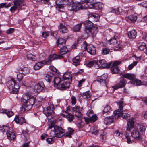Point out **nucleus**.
<instances>
[{"mask_svg":"<svg viewBox=\"0 0 147 147\" xmlns=\"http://www.w3.org/2000/svg\"><path fill=\"white\" fill-rule=\"evenodd\" d=\"M35 100L34 96L29 93H27L23 94L21 98V101L25 109L28 110L32 108Z\"/></svg>","mask_w":147,"mask_h":147,"instance_id":"1","label":"nucleus"},{"mask_svg":"<svg viewBox=\"0 0 147 147\" xmlns=\"http://www.w3.org/2000/svg\"><path fill=\"white\" fill-rule=\"evenodd\" d=\"M54 128V131H51L50 133V136L54 137H56L60 138L62 137L64 135V131L62 128L58 126L55 125L54 121L51 122L49 125L48 129Z\"/></svg>","mask_w":147,"mask_h":147,"instance_id":"2","label":"nucleus"},{"mask_svg":"<svg viewBox=\"0 0 147 147\" xmlns=\"http://www.w3.org/2000/svg\"><path fill=\"white\" fill-rule=\"evenodd\" d=\"M117 104L119 106L118 110H115L114 112L113 118L115 119H117L119 117L121 116L122 118L126 120L130 119V115L129 114L123 113V111L121 110L123 107V102L122 101H119Z\"/></svg>","mask_w":147,"mask_h":147,"instance_id":"3","label":"nucleus"},{"mask_svg":"<svg viewBox=\"0 0 147 147\" xmlns=\"http://www.w3.org/2000/svg\"><path fill=\"white\" fill-rule=\"evenodd\" d=\"M56 9L59 11H62L64 6H70L73 3V0H57L55 2Z\"/></svg>","mask_w":147,"mask_h":147,"instance_id":"4","label":"nucleus"},{"mask_svg":"<svg viewBox=\"0 0 147 147\" xmlns=\"http://www.w3.org/2000/svg\"><path fill=\"white\" fill-rule=\"evenodd\" d=\"M7 86L10 90H12L14 93H17L18 89L20 88V86L16 82L15 79L11 78L7 83Z\"/></svg>","mask_w":147,"mask_h":147,"instance_id":"5","label":"nucleus"},{"mask_svg":"<svg viewBox=\"0 0 147 147\" xmlns=\"http://www.w3.org/2000/svg\"><path fill=\"white\" fill-rule=\"evenodd\" d=\"M81 48L83 51L87 50V52L91 55H94L96 53V48L92 45H87L84 42Z\"/></svg>","mask_w":147,"mask_h":147,"instance_id":"6","label":"nucleus"},{"mask_svg":"<svg viewBox=\"0 0 147 147\" xmlns=\"http://www.w3.org/2000/svg\"><path fill=\"white\" fill-rule=\"evenodd\" d=\"M105 62V60L104 59L98 60H94L89 62L88 64V66L91 67L92 66L94 65V66L97 68L101 67L102 65Z\"/></svg>","mask_w":147,"mask_h":147,"instance_id":"7","label":"nucleus"},{"mask_svg":"<svg viewBox=\"0 0 147 147\" xmlns=\"http://www.w3.org/2000/svg\"><path fill=\"white\" fill-rule=\"evenodd\" d=\"M98 31V28L97 27L92 26L90 29H85V31L89 36H94L96 35Z\"/></svg>","mask_w":147,"mask_h":147,"instance_id":"8","label":"nucleus"},{"mask_svg":"<svg viewBox=\"0 0 147 147\" xmlns=\"http://www.w3.org/2000/svg\"><path fill=\"white\" fill-rule=\"evenodd\" d=\"M121 62L119 61H116L112 64L111 68V70L113 73L116 74L119 73L120 72V70L117 65L120 64Z\"/></svg>","mask_w":147,"mask_h":147,"instance_id":"9","label":"nucleus"},{"mask_svg":"<svg viewBox=\"0 0 147 147\" xmlns=\"http://www.w3.org/2000/svg\"><path fill=\"white\" fill-rule=\"evenodd\" d=\"M127 81L124 78L121 79L119 83L116 85L112 86L114 91L118 88L124 87L127 83Z\"/></svg>","mask_w":147,"mask_h":147,"instance_id":"10","label":"nucleus"},{"mask_svg":"<svg viewBox=\"0 0 147 147\" xmlns=\"http://www.w3.org/2000/svg\"><path fill=\"white\" fill-rule=\"evenodd\" d=\"M71 83L67 82V81H64L62 83L58 85V88L60 90H64L70 87Z\"/></svg>","mask_w":147,"mask_h":147,"instance_id":"11","label":"nucleus"},{"mask_svg":"<svg viewBox=\"0 0 147 147\" xmlns=\"http://www.w3.org/2000/svg\"><path fill=\"white\" fill-rule=\"evenodd\" d=\"M83 4H82L80 3H74L72 4L71 9L70 10L76 12L78 11L82 8Z\"/></svg>","mask_w":147,"mask_h":147,"instance_id":"12","label":"nucleus"},{"mask_svg":"<svg viewBox=\"0 0 147 147\" xmlns=\"http://www.w3.org/2000/svg\"><path fill=\"white\" fill-rule=\"evenodd\" d=\"M141 134L135 129L131 133V135L132 137L134 139H137L139 140H142V137Z\"/></svg>","mask_w":147,"mask_h":147,"instance_id":"13","label":"nucleus"},{"mask_svg":"<svg viewBox=\"0 0 147 147\" xmlns=\"http://www.w3.org/2000/svg\"><path fill=\"white\" fill-rule=\"evenodd\" d=\"M45 86L43 83L42 82H39L35 84L34 86V89L37 92H41Z\"/></svg>","mask_w":147,"mask_h":147,"instance_id":"14","label":"nucleus"},{"mask_svg":"<svg viewBox=\"0 0 147 147\" xmlns=\"http://www.w3.org/2000/svg\"><path fill=\"white\" fill-rule=\"evenodd\" d=\"M107 78V75L106 74H104L98 78L97 81L99 82L102 85L105 86L106 85L105 80Z\"/></svg>","mask_w":147,"mask_h":147,"instance_id":"15","label":"nucleus"},{"mask_svg":"<svg viewBox=\"0 0 147 147\" xmlns=\"http://www.w3.org/2000/svg\"><path fill=\"white\" fill-rule=\"evenodd\" d=\"M9 130H7V132H6L8 138L11 140H13L15 139L16 136L13 130L11 129H9Z\"/></svg>","mask_w":147,"mask_h":147,"instance_id":"16","label":"nucleus"},{"mask_svg":"<svg viewBox=\"0 0 147 147\" xmlns=\"http://www.w3.org/2000/svg\"><path fill=\"white\" fill-rule=\"evenodd\" d=\"M14 121L17 123H19L21 125L26 122V121L24 118L23 117H19L18 115H16Z\"/></svg>","mask_w":147,"mask_h":147,"instance_id":"17","label":"nucleus"},{"mask_svg":"<svg viewBox=\"0 0 147 147\" xmlns=\"http://www.w3.org/2000/svg\"><path fill=\"white\" fill-rule=\"evenodd\" d=\"M22 71V73L24 75H25L29 73V70L27 67H24L22 68H17L15 69L13 71L15 73H17V72Z\"/></svg>","mask_w":147,"mask_h":147,"instance_id":"18","label":"nucleus"},{"mask_svg":"<svg viewBox=\"0 0 147 147\" xmlns=\"http://www.w3.org/2000/svg\"><path fill=\"white\" fill-rule=\"evenodd\" d=\"M62 116L67 118L70 122H71L74 119V115L67 111L64 112L62 114Z\"/></svg>","mask_w":147,"mask_h":147,"instance_id":"19","label":"nucleus"},{"mask_svg":"<svg viewBox=\"0 0 147 147\" xmlns=\"http://www.w3.org/2000/svg\"><path fill=\"white\" fill-rule=\"evenodd\" d=\"M89 20L92 22H95L97 21L99 19L98 15L96 14H93L89 13L88 15Z\"/></svg>","mask_w":147,"mask_h":147,"instance_id":"20","label":"nucleus"},{"mask_svg":"<svg viewBox=\"0 0 147 147\" xmlns=\"http://www.w3.org/2000/svg\"><path fill=\"white\" fill-rule=\"evenodd\" d=\"M137 19V15L133 14L130 15L127 17H126V19L127 22H135Z\"/></svg>","mask_w":147,"mask_h":147,"instance_id":"21","label":"nucleus"},{"mask_svg":"<svg viewBox=\"0 0 147 147\" xmlns=\"http://www.w3.org/2000/svg\"><path fill=\"white\" fill-rule=\"evenodd\" d=\"M63 79L64 81H67V82L71 83L72 81L71 74L69 73H65L63 75Z\"/></svg>","mask_w":147,"mask_h":147,"instance_id":"22","label":"nucleus"},{"mask_svg":"<svg viewBox=\"0 0 147 147\" xmlns=\"http://www.w3.org/2000/svg\"><path fill=\"white\" fill-rule=\"evenodd\" d=\"M69 46L65 45L63 46L62 47H59V51L60 54L62 55L66 53L67 52H69V50L68 48Z\"/></svg>","mask_w":147,"mask_h":147,"instance_id":"23","label":"nucleus"},{"mask_svg":"<svg viewBox=\"0 0 147 147\" xmlns=\"http://www.w3.org/2000/svg\"><path fill=\"white\" fill-rule=\"evenodd\" d=\"M57 44L59 47H62L63 46L66 45L65 40L61 38H60L58 39L57 41Z\"/></svg>","mask_w":147,"mask_h":147,"instance_id":"24","label":"nucleus"},{"mask_svg":"<svg viewBox=\"0 0 147 147\" xmlns=\"http://www.w3.org/2000/svg\"><path fill=\"white\" fill-rule=\"evenodd\" d=\"M23 0H15L13 1L14 5L18 9V10L21 8L23 5Z\"/></svg>","mask_w":147,"mask_h":147,"instance_id":"25","label":"nucleus"},{"mask_svg":"<svg viewBox=\"0 0 147 147\" xmlns=\"http://www.w3.org/2000/svg\"><path fill=\"white\" fill-rule=\"evenodd\" d=\"M114 113L113 114V117L109 116L105 117L104 120V123L106 125L111 124L113 122V120L114 119L113 118Z\"/></svg>","mask_w":147,"mask_h":147,"instance_id":"26","label":"nucleus"},{"mask_svg":"<svg viewBox=\"0 0 147 147\" xmlns=\"http://www.w3.org/2000/svg\"><path fill=\"white\" fill-rule=\"evenodd\" d=\"M136 36L137 32L135 30H132L128 32V36L130 39H134L136 38Z\"/></svg>","mask_w":147,"mask_h":147,"instance_id":"27","label":"nucleus"},{"mask_svg":"<svg viewBox=\"0 0 147 147\" xmlns=\"http://www.w3.org/2000/svg\"><path fill=\"white\" fill-rule=\"evenodd\" d=\"M122 76L123 78H127L133 81L136 78L135 75L133 74H126L122 75Z\"/></svg>","mask_w":147,"mask_h":147,"instance_id":"28","label":"nucleus"},{"mask_svg":"<svg viewBox=\"0 0 147 147\" xmlns=\"http://www.w3.org/2000/svg\"><path fill=\"white\" fill-rule=\"evenodd\" d=\"M134 122L132 119H129L127 123V130L128 131H130L131 129L134 126Z\"/></svg>","mask_w":147,"mask_h":147,"instance_id":"29","label":"nucleus"},{"mask_svg":"<svg viewBox=\"0 0 147 147\" xmlns=\"http://www.w3.org/2000/svg\"><path fill=\"white\" fill-rule=\"evenodd\" d=\"M83 24L86 27L85 29H89L93 26L92 22L90 20H86L84 22Z\"/></svg>","mask_w":147,"mask_h":147,"instance_id":"30","label":"nucleus"},{"mask_svg":"<svg viewBox=\"0 0 147 147\" xmlns=\"http://www.w3.org/2000/svg\"><path fill=\"white\" fill-rule=\"evenodd\" d=\"M53 74L51 72H48L44 77V79L47 82H50L53 78Z\"/></svg>","mask_w":147,"mask_h":147,"instance_id":"31","label":"nucleus"},{"mask_svg":"<svg viewBox=\"0 0 147 147\" xmlns=\"http://www.w3.org/2000/svg\"><path fill=\"white\" fill-rule=\"evenodd\" d=\"M135 129L139 131L141 134L144 133L145 129L144 126L141 125H138Z\"/></svg>","mask_w":147,"mask_h":147,"instance_id":"32","label":"nucleus"},{"mask_svg":"<svg viewBox=\"0 0 147 147\" xmlns=\"http://www.w3.org/2000/svg\"><path fill=\"white\" fill-rule=\"evenodd\" d=\"M59 31L62 33H66L68 32V30L63 24H60L59 27Z\"/></svg>","mask_w":147,"mask_h":147,"instance_id":"33","label":"nucleus"},{"mask_svg":"<svg viewBox=\"0 0 147 147\" xmlns=\"http://www.w3.org/2000/svg\"><path fill=\"white\" fill-rule=\"evenodd\" d=\"M73 64L75 66L79 65L80 63V57L79 56H76L72 59Z\"/></svg>","mask_w":147,"mask_h":147,"instance_id":"34","label":"nucleus"},{"mask_svg":"<svg viewBox=\"0 0 147 147\" xmlns=\"http://www.w3.org/2000/svg\"><path fill=\"white\" fill-rule=\"evenodd\" d=\"M53 110H51L49 107H48L46 108V110L44 111V113L47 117H49L51 116L52 117V112H53Z\"/></svg>","mask_w":147,"mask_h":147,"instance_id":"35","label":"nucleus"},{"mask_svg":"<svg viewBox=\"0 0 147 147\" xmlns=\"http://www.w3.org/2000/svg\"><path fill=\"white\" fill-rule=\"evenodd\" d=\"M138 47L140 50L143 51L146 48L145 44L143 42H140L137 44Z\"/></svg>","mask_w":147,"mask_h":147,"instance_id":"36","label":"nucleus"},{"mask_svg":"<svg viewBox=\"0 0 147 147\" xmlns=\"http://www.w3.org/2000/svg\"><path fill=\"white\" fill-rule=\"evenodd\" d=\"M2 112L5 113L9 117H10L14 115V113L13 111L7 110H3Z\"/></svg>","mask_w":147,"mask_h":147,"instance_id":"37","label":"nucleus"},{"mask_svg":"<svg viewBox=\"0 0 147 147\" xmlns=\"http://www.w3.org/2000/svg\"><path fill=\"white\" fill-rule=\"evenodd\" d=\"M82 96L84 98H89L91 96L90 92V91H87L83 93L82 95Z\"/></svg>","mask_w":147,"mask_h":147,"instance_id":"38","label":"nucleus"},{"mask_svg":"<svg viewBox=\"0 0 147 147\" xmlns=\"http://www.w3.org/2000/svg\"><path fill=\"white\" fill-rule=\"evenodd\" d=\"M111 111V108L109 105H106L104 108L103 111L104 113H109Z\"/></svg>","mask_w":147,"mask_h":147,"instance_id":"39","label":"nucleus"},{"mask_svg":"<svg viewBox=\"0 0 147 147\" xmlns=\"http://www.w3.org/2000/svg\"><path fill=\"white\" fill-rule=\"evenodd\" d=\"M61 79L59 77L55 78L54 80V85L55 86H58L61 81Z\"/></svg>","mask_w":147,"mask_h":147,"instance_id":"40","label":"nucleus"},{"mask_svg":"<svg viewBox=\"0 0 147 147\" xmlns=\"http://www.w3.org/2000/svg\"><path fill=\"white\" fill-rule=\"evenodd\" d=\"M43 66L42 61L38 62L34 66V69L35 70H38Z\"/></svg>","mask_w":147,"mask_h":147,"instance_id":"41","label":"nucleus"},{"mask_svg":"<svg viewBox=\"0 0 147 147\" xmlns=\"http://www.w3.org/2000/svg\"><path fill=\"white\" fill-rule=\"evenodd\" d=\"M108 42L110 44H113V45H116L117 43V41L115 36L112 37L111 39L109 40Z\"/></svg>","mask_w":147,"mask_h":147,"instance_id":"42","label":"nucleus"},{"mask_svg":"<svg viewBox=\"0 0 147 147\" xmlns=\"http://www.w3.org/2000/svg\"><path fill=\"white\" fill-rule=\"evenodd\" d=\"M82 23L78 24L73 28V30L75 32H79L80 31Z\"/></svg>","mask_w":147,"mask_h":147,"instance_id":"43","label":"nucleus"},{"mask_svg":"<svg viewBox=\"0 0 147 147\" xmlns=\"http://www.w3.org/2000/svg\"><path fill=\"white\" fill-rule=\"evenodd\" d=\"M62 56L60 55H58L56 54H53L50 56V58L52 60L58 59H60Z\"/></svg>","mask_w":147,"mask_h":147,"instance_id":"44","label":"nucleus"},{"mask_svg":"<svg viewBox=\"0 0 147 147\" xmlns=\"http://www.w3.org/2000/svg\"><path fill=\"white\" fill-rule=\"evenodd\" d=\"M125 136V138L127 139V142L129 144H130L132 142V141L131 140L129 134L127 132H126L124 134Z\"/></svg>","mask_w":147,"mask_h":147,"instance_id":"45","label":"nucleus"},{"mask_svg":"<svg viewBox=\"0 0 147 147\" xmlns=\"http://www.w3.org/2000/svg\"><path fill=\"white\" fill-rule=\"evenodd\" d=\"M110 51V50L109 49L105 48L102 49L101 54L103 55H106L109 54Z\"/></svg>","mask_w":147,"mask_h":147,"instance_id":"46","label":"nucleus"},{"mask_svg":"<svg viewBox=\"0 0 147 147\" xmlns=\"http://www.w3.org/2000/svg\"><path fill=\"white\" fill-rule=\"evenodd\" d=\"M17 73H16L17 79L19 82H20L22 79L23 77L22 75V74L20 71H17Z\"/></svg>","mask_w":147,"mask_h":147,"instance_id":"47","label":"nucleus"},{"mask_svg":"<svg viewBox=\"0 0 147 147\" xmlns=\"http://www.w3.org/2000/svg\"><path fill=\"white\" fill-rule=\"evenodd\" d=\"M27 57L28 59L31 60L32 61H34L36 60L35 56L31 54H28L27 55Z\"/></svg>","mask_w":147,"mask_h":147,"instance_id":"48","label":"nucleus"},{"mask_svg":"<svg viewBox=\"0 0 147 147\" xmlns=\"http://www.w3.org/2000/svg\"><path fill=\"white\" fill-rule=\"evenodd\" d=\"M131 83L136 86L140 85L141 84V81L139 80L136 79V78L132 81Z\"/></svg>","mask_w":147,"mask_h":147,"instance_id":"49","label":"nucleus"},{"mask_svg":"<svg viewBox=\"0 0 147 147\" xmlns=\"http://www.w3.org/2000/svg\"><path fill=\"white\" fill-rule=\"evenodd\" d=\"M75 115L79 119L81 120L82 118V115L79 111H76L75 112Z\"/></svg>","mask_w":147,"mask_h":147,"instance_id":"50","label":"nucleus"},{"mask_svg":"<svg viewBox=\"0 0 147 147\" xmlns=\"http://www.w3.org/2000/svg\"><path fill=\"white\" fill-rule=\"evenodd\" d=\"M98 119V117L96 115H92L90 118V121L91 123L96 121Z\"/></svg>","mask_w":147,"mask_h":147,"instance_id":"51","label":"nucleus"},{"mask_svg":"<svg viewBox=\"0 0 147 147\" xmlns=\"http://www.w3.org/2000/svg\"><path fill=\"white\" fill-rule=\"evenodd\" d=\"M111 65V63H107L106 61H105V62H104V63L102 65V66L101 67L103 68H109Z\"/></svg>","mask_w":147,"mask_h":147,"instance_id":"52","label":"nucleus"},{"mask_svg":"<svg viewBox=\"0 0 147 147\" xmlns=\"http://www.w3.org/2000/svg\"><path fill=\"white\" fill-rule=\"evenodd\" d=\"M102 5L101 3H97L94 5V6L96 7V9L102 8Z\"/></svg>","mask_w":147,"mask_h":147,"instance_id":"53","label":"nucleus"},{"mask_svg":"<svg viewBox=\"0 0 147 147\" xmlns=\"http://www.w3.org/2000/svg\"><path fill=\"white\" fill-rule=\"evenodd\" d=\"M52 60L51 59L49 58L48 60L47 61H42V63L43 64V65H44L45 64L47 65H49L50 63L51 62Z\"/></svg>","mask_w":147,"mask_h":147,"instance_id":"54","label":"nucleus"},{"mask_svg":"<svg viewBox=\"0 0 147 147\" xmlns=\"http://www.w3.org/2000/svg\"><path fill=\"white\" fill-rule=\"evenodd\" d=\"M138 62L136 61H134L128 67V68L129 70H131L134 67V66L136 65Z\"/></svg>","mask_w":147,"mask_h":147,"instance_id":"55","label":"nucleus"},{"mask_svg":"<svg viewBox=\"0 0 147 147\" xmlns=\"http://www.w3.org/2000/svg\"><path fill=\"white\" fill-rule=\"evenodd\" d=\"M116 48L114 49V50H116L118 51L121 50L124 47V46L120 44L117 45L116 46Z\"/></svg>","mask_w":147,"mask_h":147,"instance_id":"56","label":"nucleus"},{"mask_svg":"<svg viewBox=\"0 0 147 147\" xmlns=\"http://www.w3.org/2000/svg\"><path fill=\"white\" fill-rule=\"evenodd\" d=\"M49 33L48 32H44L42 34V36L44 38H46L49 36Z\"/></svg>","mask_w":147,"mask_h":147,"instance_id":"57","label":"nucleus"},{"mask_svg":"<svg viewBox=\"0 0 147 147\" xmlns=\"http://www.w3.org/2000/svg\"><path fill=\"white\" fill-rule=\"evenodd\" d=\"M14 30L13 28H10L6 31V33L8 34H12L14 32Z\"/></svg>","mask_w":147,"mask_h":147,"instance_id":"58","label":"nucleus"},{"mask_svg":"<svg viewBox=\"0 0 147 147\" xmlns=\"http://www.w3.org/2000/svg\"><path fill=\"white\" fill-rule=\"evenodd\" d=\"M6 130H7V129H8V127L5 126H0V130H3L2 131V132L3 134H4L5 132H6Z\"/></svg>","mask_w":147,"mask_h":147,"instance_id":"59","label":"nucleus"},{"mask_svg":"<svg viewBox=\"0 0 147 147\" xmlns=\"http://www.w3.org/2000/svg\"><path fill=\"white\" fill-rule=\"evenodd\" d=\"M71 103L73 105H75L76 103V98L74 96H72L71 97Z\"/></svg>","mask_w":147,"mask_h":147,"instance_id":"60","label":"nucleus"},{"mask_svg":"<svg viewBox=\"0 0 147 147\" xmlns=\"http://www.w3.org/2000/svg\"><path fill=\"white\" fill-rule=\"evenodd\" d=\"M46 140L48 143L49 144L53 143L54 141L53 139L51 138H48L46 139Z\"/></svg>","mask_w":147,"mask_h":147,"instance_id":"61","label":"nucleus"},{"mask_svg":"<svg viewBox=\"0 0 147 147\" xmlns=\"http://www.w3.org/2000/svg\"><path fill=\"white\" fill-rule=\"evenodd\" d=\"M142 38L144 40L147 41V33L142 34Z\"/></svg>","mask_w":147,"mask_h":147,"instance_id":"62","label":"nucleus"},{"mask_svg":"<svg viewBox=\"0 0 147 147\" xmlns=\"http://www.w3.org/2000/svg\"><path fill=\"white\" fill-rule=\"evenodd\" d=\"M80 107L78 106H76L72 108V110L74 111H80Z\"/></svg>","mask_w":147,"mask_h":147,"instance_id":"63","label":"nucleus"},{"mask_svg":"<svg viewBox=\"0 0 147 147\" xmlns=\"http://www.w3.org/2000/svg\"><path fill=\"white\" fill-rule=\"evenodd\" d=\"M91 129L93 130V131L91 132L92 134H94L95 135H97L98 133V131L96 129H94V127H92Z\"/></svg>","mask_w":147,"mask_h":147,"instance_id":"64","label":"nucleus"}]
</instances>
